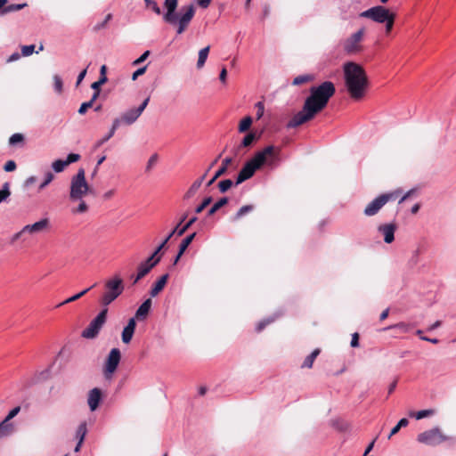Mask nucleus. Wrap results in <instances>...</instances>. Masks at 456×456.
I'll use <instances>...</instances> for the list:
<instances>
[{
  "label": "nucleus",
  "instance_id": "obj_37",
  "mask_svg": "<svg viewBox=\"0 0 456 456\" xmlns=\"http://www.w3.org/2000/svg\"><path fill=\"white\" fill-rule=\"evenodd\" d=\"M68 167L65 160L62 159H57L52 163V168L56 173L62 172L65 167Z\"/></svg>",
  "mask_w": 456,
  "mask_h": 456
},
{
  "label": "nucleus",
  "instance_id": "obj_16",
  "mask_svg": "<svg viewBox=\"0 0 456 456\" xmlns=\"http://www.w3.org/2000/svg\"><path fill=\"white\" fill-rule=\"evenodd\" d=\"M102 400V391L100 388L94 387L88 393L87 403L91 411H94Z\"/></svg>",
  "mask_w": 456,
  "mask_h": 456
},
{
  "label": "nucleus",
  "instance_id": "obj_4",
  "mask_svg": "<svg viewBox=\"0 0 456 456\" xmlns=\"http://www.w3.org/2000/svg\"><path fill=\"white\" fill-rule=\"evenodd\" d=\"M274 147L269 145L264 150L257 151L252 159L248 160L239 172L235 185H239L246 180L251 178L255 172L261 168L265 164L273 166L274 163Z\"/></svg>",
  "mask_w": 456,
  "mask_h": 456
},
{
  "label": "nucleus",
  "instance_id": "obj_59",
  "mask_svg": "<svg viewBox=\"0 0 456 456\" xmlns=\"http://www.w3.org/2000/svg\"><path fill=\"white\" fill-rule=\"evenodd\" d=\"M86 72H87V69H83L77 76V82H76V86H78L80 85V83L83 81V79L85 78L86 75Z\"/></svg>",
  "mask_w": 456,
  "mask_h": 456
},
{
  "label": "nucleus",
  "instance_id": "obj_30",
  "mask_svg": "<svg viewBox=\"0 0 456 456\" xmlns=\"http://www.w3.org/2000/svg\"><path fill=\"white\" fill-rule=\"evenodd\" d=\"M196 236V233L193 232L190 235H188L187 237H185L182 242L180 243L179 245V250H180V254H183L185 252V250L187 249V248L189 247V245L191 243V241L193 240V239L195 238Z\"/></svg>",
  "mask_w": 456,
  "mask_h": 456
},
{
  "label": "nucleus",
  "instance_id": "obj_19",
  "mask_svg": "<svg viewBox=\"0 0 456 456\" xmlns=\"http://www.w3.org/2000/svg\"><path fill=\"white\" fill-rule=\"evenodd\" d=\"M168 273L163 274L151 287L150 290L151 297H154L164 289L168 280Z\"/></svg>",
  "mask_w": 456,
  "mask_h": 456
},
{
  "label": "nucleus",
  "instance_id": "obj_58",
  "mask_svg": "<svg viewBox=\"0 0 456 456\" xmlns=\"http://www.w3.org/2000/svg\"><path fill=\"white\" fill-rule=\"evenodd\" d=\"M146 69H147V66H144V67H142V68H139L138 69H136L132 75V79L135 80L139 76H142V74H144L146 71Z\"/></svg>",
  "mask_w": 456,
  "mask_h": 456
},
{
  "label": "nucleus",
  "instance_id": "obj_51",
  "mask_svg": "<svg viewBox=\"0 0 456 456\" xmlns=\"http://www.w3.org/2000/svg\"><path fill=\"white\" fill-rule=\"evenodd\" d=\"M80 159V155L77 153H69L65 159L66 164L69 166L71 163L77 162Z\"/></svg>",
  "mask_w": 456,
  "mask_h": 456
},
{
  "label": "nucleus",
  "instance_id": "obj_36",
  "mask_svg": "<svg viewBox=\"0 0 456 456\" xmlns=\"http://www.w3.org/2000/svg\"><path fill=\"white\" fill-rule=\"evenodd\" d=\"M86 432H87L86 424V422H82L77 427V432H76V436H77V438H78L80 443H83V441L85 439V436L86 435Z\"/></svg>",
  "mask_w": 456,
  "mask_h": 456
},
{
  "label": "nucleus",
  "instance_id": "obj_18",
  "mask_svg": "<svg viewBox=\"0 0 456 456\" xmlns=\"http://www.w3.org/2000/svg\"><path fill=\"white\" fill-rule=\"evenodd\" d=\"M207 175H208V171H206V173L204 175H202L200 178H198L197 180H195L192 183L191 187L184 193L183 200H190L191 198H192L196 194L198 190L200 188L203 181L205 180Z\"/></svg>",
  "mask_w": 456,
  "mask_h": 456
},
{
  "label": "nucleus",
  "instance_id": "obj_11",
  "mask_svg": "<svg viewBox=\"0 0 456 456\" xmlns=\"http://www.w3.org/2000/svg\"><path fill=\"white\" fill-rule=\"evenodd\" d=\"M396 198L395 192L384 193L370 201L363 210V213L367 216H372L376 215L381 208L387 203L389 200Z\"/></svg>",
  "mask_w": 456,
  "mask_h": 456
},
{
  "label": "nucleus",
  "instance_id": "obj_28",
  "mask_svg": "<svg viewBox=\"0 0 456 456\" xmlns=\"http://www.w3.org/2000/svg\"><path fill=\"white\" fill-rule=\"evenodd\" d=\"M12 431V424L9 423L7 419H4L0 423V438L10 435Z\"/></svg>",
  "mask_w": 456,
  "mask_h": 456
},
{
  "label": "nucleus",
  "instance_id": "obj_54",
  "mask_svg": "<svg viewBox=\"0 0 456 456\" xmlns=\"http://www.w3.org/2000/svg\"><path fill=\"white\" fill-rule=\"evenodd\" d=\"M5 172H12L16 169V163L13 160H8L4 167Z\"/></svg>",
  "mask_w": 456,
  "mask_h": 456
},
{
  "label": "nucleus",
  "instance_id": "obj_27",
  "mask_svg": "<svg viewBox=\"0 0 456 456\" xmlns=\"http://www.w3.org/2000/svg\"><path fill=\"white\" fill-rule=\"evenodd\" d=\"M320 349H314L309 355H307L302 363V368H312L315 358L319 355Z\"/></svg>",
  "mask_w": 456,
  "mask_h": 456
},
{
  "label": "nucleus",
  "instance_id": "obj_50",
  "mask_svg": "<svg viewBox=\"0 0 456 456\" xmlns=\"http://www.w3.org/2000/svg\"><path fill=\"white\" fill-rule=\"evenodd\" d=\"M35 51V45H24L21 48L22 55L24 56H29L31 55Z\"/></svg>",
  "mask_w": 456,
  "mask_h": 456
},
{
  "label": "nucleus",
  "instance_id": "obj_7",
  "mask_svg": "<svg viewBox=\"0 0 456 456\" xmlns=\"http://www.w3.org/2000/svg\"><path fill=\"white\" fill-rule=\"evenodd\" d=\"M90 188L86 180L84 168H79L77 173L71 178L69 199L72 201L81 200L87 194Z\"/></svg>",
  "mask_w": 456,
  "mask_h": 456
},
{
  "label": "nucleus",
  "instance_id": "obj_31",
  "mask_svg": "<svg viewBox=\"0 0 456 456\" xmlns=\"http://www.w3.org/2000/svg\"><path fill=\"white\" fill-rule=\"evenodd\" d=\"M409 424V420L406 418L401 419L398 423L392 428L390 434L387 438L390 439L394 435L399 432L402 428L407 427Z\"/></svg>",
  "mask_w": 456,
  "mask_h": 456
},
{
  "label": "nucleus",
  "instance_id": "obj_60",
  "mask_svg": "<svg viewBox=\"0 0 456 456\" xmlns=\"http://www.w3.org/2000/svg\"><path fill=\"white\" fill-rule=\"evenodd\" d=\"M256 107L257 108V112H256L257 118H260L264 114V104L261 102H258L256 104Z\"/></svg>",
  "mask_w": 456,
  "mask_h": 456
},
{
  "label": "nucleus",
  "instance_id": "obj_44",
  "mask_svg": "<svg viewBox=\"0 0 456 456\" xmlns=\"http://www.w3.org/2000/svg\"><path fill=\"white\" fill-rule=\"evenodd\" d=\"M395 328L400 329V330H402L404 332H407L410 330V325H408V324H406L404 322H399L397 324L390 325V326H388L387 328H384L383 330H387L395 329Z\"/></svg>",
  "mask_w": 456,
  "mask_h": 456
},
{
  "label": "nucleus",
  "instance_id": "obj_17",
  "mask_svg": "<svg viewBox=\"0 0 456 456\" xmlns=\"http://www.w3.org/2000/svg\"><path fill=\"white\" fill-rule=\"evenodd\" d=\"M136 327V321L134 318H130L126 326L123 329L121 338L124 344H129L133 338L134 330Z\"/></svg>",
  "mask_w": 456,
  "mask_h": 456
},
{
  "label": "nucleus",
  "instance_id": "obj_14",
  "mask_svg": "<svg viewBox=\"0 0 456 456\" xmlns=\"http://www.w3.org/2000/svg\"><path fill=\"white\" fill-rule=\"evenodd\" d=\"M121 359V353L118 348H112L106 359L104 372L105 375H111L114 373L118 366Z\"/></svg>",
  "mask_w": 456,
  "mask_h": 456
},
{
  "label": "nucleus",
  "instance_id": "obj_10",
  "mask_svg": "<svg viewBox=\"0 0 456 456\" xmlns=\"http://www.w3.org/2000/svg\"><path fill=\"white\" fill-rule=\"evenodd\" d=\"M393 12L383 5H376L366 11L362 12L359 16L361 18L370 19L377 23H383L389 18Z\"/></svg>",
  "mask_w": 456,
  "mask_h": 456
},
{
  "label": "nucleus",
  "instance_id": "obj_32",
  "mask_svg": "<svg viewBox=\"0 0 456 456\" xmlns=\"http://www.w3.org/2000/svg\"><path fill=\"white\" fill-rule=\"evenodd\" d=\"M253 206L252 205H245V206H242L238 211L237 213L235 214V216H233V220L236 221V220H239L240 219L242 216H244L245 215H247L248 213L251 212L253 210Z\"/></svg>",
  "mask_w": 456,
  "mask_h": 456
},
{
  "label": "nucleus",
  "instance_id": "obj_6",
  "mask_svg": "<svg viewBox=\"0 0 456 456\" xmlns=\"http://www.w3.org/2000/svg\"><path fill=\"white\" fill-rule=\"evenodd\" d=\"M124 282L118 274H115L111 278L105 281L103 285V293L100 303L104 308H107L113 301H115L124 291Z\"/></svg>",
  "mask_w": 456,
  "mask_h": 456
},
{
  "label": "nucleus",
  "instance_id": "obj_8",
  "mask_svg": "<svg viewBox=\"0 0 456 456\" xmlns=\"http://www.w3.org/2000/svg\"><path fill=\"white\" fill-rule=\"evenodd\" d=\"M108 308H103L82 331L81 337L92 339L97 337L102 326L106 322Z\"/></svg>",
  "mask_w": 456,
  "mask_h": 456
},
{
  "label": "nucleus",
  "instance_id": "obj_45",
  "mask_svg": "<svg viewBox=\"0 0 456 456\" xmlns=\"http://www.w3.org/2000/svg\"><path fill=\"white\" fill-rule=\"evenodd\" d=\"M274 320H275L274 317L264 319L263 321L258 322V324L256 326V331L260 332L261 330H263L265 328V326L272 323Z\"/></svg>",
  "mask_w": 456,
  "mask_h": 456
},
{
  "label": "nucleus",
  "instance_id": "obj_46",
  "mask_svg": "<svg viewBox=\"0 0 456 456\" xmlns=\"http://www.w3.org/2000/svg\"><path fill=\"white\" fill-rule=\"evenodd\" d=\"M111 19H112V14H111V13L107 14V16L105 17L104 20H102V22L98 23V24H96V25L94 27V30H95V31H99V30L102 29L103 28H105V26L107 25V23H108Z\"/></svg>",
  "mask_w": 456,
  "mask_h": 456
},
{
  "label": "nucleus",
  "instance_id": "obj_61",
  "mask_svg": "<svg viewBox=\"0 0 456 456\" xmlns=\"http://www.w3.org/2000/svg\"><path fill=\"white\" fill-rule=\"evenodd\" d=\"M359 346V336L357 333H354L352 335V339H351V346L352 347H356Z\"/></svg>",
  "mask_w": 456,
  "mask_h": 456
},
{
  "label": "nucleus",
  "instance_id": "obj_34",
  "mask_svg": "<svg viewBox=\"0 0 456 456\" xmlns=\"http://www.w3.org/2000/svg\"><path fill=\"white\" fill-rule=\"evenodd\" d=\"M256 136L254 133H248L242 139L240 145L238 147V150H240L241 147L250 146L252 142L256 140Z\"/></svg>",
  "mask_w": 456,
  "mask_h": 456
},
{
  "label": "nucleus",
  "instance_id": "obj_22",
  "mask_svg": "<svg viewBox=\"0 0 456 456\" xmlns=\"http://www.w3.org/2000/svg\"><path fill=\"white\" fill-rule=\"evenodd\" d=\"M107 67L102 65L100 69V78H97V81L94 82L91 85L93 90H98L101 86L105 84L108 80L106 76Z\"/></svg>",
  "mask_w": 456,
  "mask_h": 456
},
{
  "label": "nucleus",
  "instance_id": "obj_39",
  "mask_svg": "<svg viewBox=\"0 0 456 456\" xmlns=\"http://www.w3.org/2000/svg\"><path fill=\"white\" fill-rule=\"evenodd\" d=\"M11 195V191H10V183H4L3 184V188L2 190H0V204L6 200V199Z\"/></svg>",
  "mask_w": 456,
  "mask_h": 456
},
{
  "label": "nucleus",
  "instance_id": "obj_57",
  "mask_svg": "<svg viewBox=\"0 0 456 456\" xmlns=\"http://www.w3.org/2000/svg\"><path fill=\"white\" fill-rule=\"evenodd\" d=\"M150 55V51H145L138 59L134 61L133 65H138L141 62L144 61L148 56Z\"/></svg>",
  "mask_w": 456,
  "mask_h": 456
},
{
  "label": "nucleus",
  "instance_id": "obj_12",
  "mask_svg": "<svg viewBox=\"0 0 456 456\" xmlns=\"http://www.w3.org/2000/svg\"><path fill=\"white\" fill-rule=\"evenodd\" d=\"M365 28H361L353 33L343 45V49L347 54H355L362 51L361 41L363 38Z\"/></svg>",
  "mask_w": 456,
  "mask_h": 456
},
{
  "label": "nucleus",
  "instance_id": "obj_15",
  "mask_svg": "<svg viewBox=\"0 0 456 456\" xmlns=\"http://www.w3.org/2000/svg\"><path fill=\"white\" fill-rule=\"evenodd\" d=\"M396 226L394 224H386L379 226V232L384 236V241L390 244L395 240Z\"/></svg>",
  "mask_w": 456,
  "mask_h": 456
},
{
  "label": "nucleus",
  "instance_id": "obj_43",
  "mask_svg": "<svg viewBox=\"0 0 456 456\" xmlns=\"http://www.w3.org/2000/svg\"><path fill=\"white\" fill-rule=\"evenodd\" d=\"M310 79H311V77L308 75L297 76L293 79L292 84L294 86H299V85L308 82Z\"/></svg>",
  "mask_w": 456,
  "mask_h": 456
},
{
  "label": "nucleus",
  "instance_id": "obj_64",
  "mask_svg": "<svg viewBox=\"0 0 456 456\" xmlns=\"http://www.w3.org/2000/svg\"><path fill=\"white\" fill-rule=\"evenodd\" d=\"M378 436H376L370 443V444L367 446V448L365 449V452L363 453V456H366L374 447V444H375V442L377 440Z\"/></svg>",
  "mask_w": 456,
  "mask_h": 456
},
{
  "label": "nucleus",
  "instance_id": "obj_29",
  "mask_svg": "<svg viewBox=\"0 0 456 456\" xmlns=\"http://www.w3.org/2000/svg\"><path fill=\"white\" fill-rule=\"evenodd\" d=\"M435 413L434 410L428 409V410H421L417 412L411 411L409 413L410 417H414L416 419H421L423 418H427L429 416H432Z\"/></svg>",
  "mask_w": 456,
  "mask_h": 456
},
{
  "label": "nucleus",
  "instance_id": "obj_5",
  "mask_svg": "<svg viewBox=\"0 0 456 456\" xmlns=\"http://www.w3.org/2000/svg\"><path fill=\"white\" fill-rule=\"evenodd\" d=\"M197 221V217H191L183 228L178 229V226L175 229H173L171 232L163 240V241L157 247L155 251L145 261L142 262L137 268V279H142L146 276L151 270L155 267L161 260V255H159L162 248L166 246V244L169 241V240L173 237L174 234L177 236H182L195 222Z\"/></svg>",
  "mask_w": 456,
  "mask_h": 456
},
{
  "label": "nucleus",
  "instance_id": "obj_26",
  "mask_svg": "<svg viewBox=\"0 0 456 456\" xmlns=\"http://www.w3.org/2000/svg\"><path fill=\"white\" fill-rule=\"evenodd\" d=\"M228 203V198L224 197L217 200L208 211V216H213L217 210Z\"/></svg>",
  "mask_w": 456,
  "mask_h": 456
},
{
  "label": "nucleus",
  "instance_id": "obj_38",
  "mask_svg": "<svg viewBox=\"0 0 456 456\" xmlns=\"http://www.w3.org/2000/svg\"><path fill=\"white\" fill-rule=\"evenodd\" d=\"M252 124V118L251 117H246L244 118L240 125H239V132L243 133L249 129L250 126Z\"/></svg>",
  "mask_w": 456,
  "mask_h": 456
},
{
  "label": "nucleus",
  "instance_id": "obj_9",
  "mask_svg": "<svg viewBox=\"0 0 456 456\" xmlns=\"http://www.w3.org/2000/svg\"><path fill=\"white\" fill-rule=\"evenodd\" d=\"M451 439L452 438L443 435L439 428H434L424 431L417 436V441L419 443L432 446Z\"/></svg>",
  "mask_w": 456,
  "mask_h": 456
},
{
  "label": "nucleus",
  "instance_id": "obj_23",
  "mask_svg": "<svg viewBox=\"0 0 456 456\" xmlns=\"http://www.w3.org/2000/svg\"><path fill=\"white\" fill-rule=\"evenodd\" d=\"M96 286V283L93 284L91 287L89 288H86L85 289H83L82 291H80L79 293L77 294H75L74 296L67 298L66 300H64L63 302L60 303L57 307H60L63 305H66V304H69V303H71V302H74L79 298H81L84 295H86L89 290H91L94 287Z\"/></svg>",
  "mask_w": 456,
  "mask_h": 456
},
{
  "label": "nucleus",
  "instance_id": "obj_3",
  "mask_svg": "<svg viewBox=\"0 0 456 456\" xmlns=\"http://www.w3.org/2000/svg\"><path fill=\"white\" fill-rule=\"evenodd\" d=\"M346 87L354 100L362 99L368 88L369 81L363 68L354 61H347L343 66Z\"/></svg>",
  "mask_w": 456,
  "mask_h": 456
},
{
  "label": "nucleus",
  "instance_id": "obj_52",
  "mask_svg": "<svg viewBox=\"0 0 456 456\" xmlns=\"http://www.w3.org/2000/svg\"><path fill=\"white\" fill-rule=\"evenodd\" d=\"M157 160H158V154L157 153L152 154L147 162L146 171H150L152 168V167L156 164Z\"/></svg>",
  "mask_w": 456,
  "mask_h": 456
},
{
  "label": "nucleus",
  "instance_id": "obj_40",
  "mask_svg": "<svg viewBox=\"0 0 456 456\" xmlns=\"http://www.w3.org/2000/svg\"><path fill=\"white\" fill-rule=\"evenodd\" d=\"M395 14L393 13L389 18L387 19L382 24H385L386 34L388 35L393 29L395 23Z\"/></svg>",
  "mask_w": 456,
  "mask_h": 456
},
{
  "label": "nucleus",
  "instance_id": "obj_24",
  "mask_svg": "<svg viewBox=\"0 0 456 456\" xmlns=\"http://www.w3.org/2000/svg\"><path fill=\"white\" fill-rule=\"evenodd\" d=\"M49 226V220L47 218H43L39 220L38 222H36L31 224L32 232L37 233L41 232L44 230L47 229Z\"/></svg>",
  "mask_w": 456,
  "mask_h": 456
},
{
  "label": "nucleus",
  "instance_id": "obj_62",
  "mask_svg": "<svg viewBox=\"0 0 456 456\" xmlns=\"http://www.w3.org/2000/svg\"><path fill=\"white\" fill-rule=\"evenodd\" d=\"M226 77H227V70H226V69L224 67V68L221 69V72H220V75H219V80H220L223 84H225V83H226Z\"/></svg>",
  "mask_w": 456,
  "mask_h": 456
},
{
  "label": "nucleus",
  "instance_id": "obj_1",
  "mask_svg": "<svg viewBox=\"0 0 456 456\" xmlns=\"http://www.w3.org/2000/svg\"><path fill=\"white\" fill-rule=\"evenodd\" d=\"M336 88L331 81H325L319 86L310 88L303 108L288 122V128H296L312 120L328 104L329 100L335 94Z\"/></svg>",
  "mask_w": 456,
  "mask_h": 456
},
{
  "label": "nucleus",
  "instance_id": "obj_42",
  "mask_svg": "<svg viewBox=\"0 0 456 456\" xmlns=\"http://www.w3.org/2000/svg\"><path fill=\"white\" fill-rule=\"evenodd\" d=\"M212 202V198L210 196L206 197L202 202L195 208V213H201L210 203Z\"/></svg>",
  "mask_w": 456,
  "mask_h": 456
},
{
  "label": "nucleus",
  "instance_id": "obj_49",
  "mask_svg": "<svg viewBox=\"0 0 456 456\" xmlns=\"http://www.w3.org/2000/svg\"><path fill=\"white\" fill-rule=\"evenodd\" d=\"M123 119L121 118V116L119 118H117L113 120L112 122V125H111V127L110 129V131L115 134V132L117 131V129L121 126L123 125Z\"/></svg>",
  "mask_w": 456,
  "mask_h": 456
},
{
  "label": "nucleus",
  "instance_id": "obj_35",
  "mask_svg": "<svg viewBox=\"0 0 456 456\" xmlns=\"http://www.w3.org/2000/svg\"><path fill=\"white\" fill-rule=\"evenodd\" d=\"M53 88H54V91L58 94H61L62 93V91H63V82H62L61 77L59 75H54L53 77Z\"/></svg>",
  "mask_w": 456,
  "mask_h": 456
},
{
  "label": "nucleus",
  "instance_id": "obj_53",
  "mask_svg": "<svg viewBox=\"0 0 456 456\" xmlns=\"http://www.w3.org/2000/svg\"><path fill=\"white\" fill-rule=\"evenodd\" d=\"M113 135H114V134H112L110 131H109V133L106 135H104V137H102L101 140L96 142L95 147L96 148L101 147L102 144H104L106 142H108Z\"/></svg>",
  "mask_w": 456,
  "mask_h": 456
},
{
  "label": "nucleus",
  "instance_id": "obj_48",
  "mask_svg": "<svg viewBox=\"0 0 456 456\" xmlns=\"http://www.w3.org/2000/svg\"><path fill=\"white\" fill-rule=\"evenodd\" d=\"M53 178L54 176L53 173L47 172L45 174L44 182L39 185V190H43L44 188H45L53 180Z\"/></svg>",
  "mask_w": 456,
  "mask_h": 456
},
{
  "label": "nucleus",
  "instance_id": "obj_47",
  "mask_svg": "<svg viewBox=\"0 0 456 456\" xmlns=\"http://www.w3.org/2000/svg\"><path fill=\"white\" fill-rule=\"evenodd\" d=\"M23 140L24 136L21 134H13L9 139V143L10 145H15L18 142H21Z\"/></svg>",
  "mask_w": 456,
  "mask_h": 456
},
{
  "label": "nucleus",
  "instance_id": "obj_20",
  "mask_svg": "<svg viewBox=\"0 0 456 456\" xmlns=\"http://www.w3.org/2000/svg\"><path fill=\"white\" fill-rule=\"evenodd\" d=\"M151 307V299L148 298L136 310L135 315L133 317V318H134V321L136 319L137 320L145 319L150 312Z\"/></svg>",
  "mask_w": 456,
  "mask_h": 456
},
{
  "label": "nucleus",
  "instance_id": "obj_63",
  "mask_svg": "<svg viewBox=\"0 0 456 456\" xmlns=\"http://www.w3.org/2000/svg\"><path fill=\"white\" fill-rule=\"evenodd\" d=\"M89 108H90V106L87 104V102H83V103L81 104V106L79 107V109H78V113H79L80 115H84V114H86V112L87 111V110H88Z\"/></svg>",
  "mask_w": 456,
  "mask_h": 456
},
{
  "label": "nucleus",
  "instance_id": "obj_55",
  "mask_svg": "<svg viewBox=\"0 0 456 456\" xmlns=\"http://www.w3.org/2000/svg\"><path fill=\"white\" fill-rule=\"evenodd\" d=\"M87 208L88 207L86 203L81 200L77 208L75 210H73V213H85L87 211Z\"/></svg>",
  "mask_w": 456,
  "mask_h": 456
},
{
  "label": "nucleus",
  "instance_id": "obj_56",
  "mask_svg": "<svg viewBox=\"0 0 456 456\" xmlns=\"http://www.w3.org/2000/svg\"><path fill=\"white\" fill-rule=\"evenodd\" d=\"M20 411V406L14 407L12 410H11L8 413V415L5 417V419L10 421L12 419H13Z\"/></svg>",
  "mask_w": 456,
  "mask_h": 456
},
{
  "label": "nucleus",
  "instance_id": "obj_41",
  "mask_svg": "<svg viewBox=\"0 0 456 456\" xmlns=\"http://www.w3.org/2000/svg\"><path fill=\"white\" fill-rule=\"evenodd\" d=\"M232 184L233 183L231 179H225L218 183V188L221 192H225L232 186Z\"/></svg>",
  "mask_w": 456,
  "mask_h": 456
},
{
  "label": "nucleus",
  "instance_id": "obj_2",
  "mask_svg": "<svg viewBox=\"0 0 456 456\" xmlns=\"http://www.w3.org/2000/svg\"><path fill=\"white\" fill-rule=\"evenodd\" d=\"M143 2L146 10L151 11L156 15H162L166 23L175 26L178 35L183 34L187 29L196 12L195 6L190 4L182 6L177 13L178 0H165L163 3L164 12L156 0H143Z\"/></svg>",
  "mask_w": 456,
  "mask_h": 456
},
{
  "label": "nucleus",
  "instance_id": "obj_13",
  "mask_svg": "<svg viewBox=\"0 0 456 456\" xmlns=\"http://www.w3.org/2000/svg\"><path fill=\"white\" fill-rule=\"evenodd\" d=\"M150 102V97H147L137 108L130 109L125 111L121 118L123 119L124 125L130 126L134 124L138 118L141 116V114L143 112L145 108L147 107L148 103Z\"/></svg>",
  "mask_w": 456,
  "mask_h": 456
},
{
  "label": "nucleus",
  "instance_id": "obj_33",
  "mask_svg": "<svg viewBox=\"0 0 456 456\" xmlns=\"http://www.w3.org/2000/svg\"><path fill=\"white\" fill-rule=\"evenodd\" d=\"M26 5H27L26 4H9L1 10V14L4 15L9 12L20 11Z\"/></svg>",
  "mask_w": 456,
  "mask_h": 456
},
{
  "label": "nucleus",
  "instance_id": "obj_25",
  "mask_svg": "<svg viewBox=\"0 0 456 456\" xmlns=\"http://www.w3.org/2000/svg\"><path fill=\"white\" fill-rule=\"evenodd\" d=\"M209 50H210V46L208 45L204 48H202L201 50H200L199 52V58H198V61H197V68L198 69H201L204 65H205V62L208 59V53H209Z\"/></svg>",
  "mask_w": 456,
  "mask_h": 456
},
{
  "label": "nucleus",
  "instance_id": "obj_21",
  "mask_svg": "<svg viewBox=\"0 0 456 456\" xmlns=\"http://www.w3.org/2000/svg\"><path fill=\"white\" fill-rule=\"evenodd\" d=\"M232 162V158H225L223 162H222V166L219 167V169L216 172V174L214 175V176L207 183V186H210L214 183V182L218 178L220 177L221 175H223L226 171H227V168H228V166Z\"/></svg>",
  "mask_w": 456,
  "mask_h": 456
}]
</instances>
